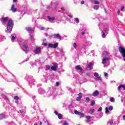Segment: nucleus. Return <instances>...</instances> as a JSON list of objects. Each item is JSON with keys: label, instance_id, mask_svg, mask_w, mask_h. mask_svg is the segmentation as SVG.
Segmentation results:
<instances>
[{"label": "nucleus", "instance_id": "nucleus-60", "mask_svg": "<svg viewBox=\"0 0 125 125\" xmlns=\"http://www.w3.org/2000/svg\"><path fill=\"white\" fill-rule=\"evenodd\" d=\"M15 103H18V101H17V100L16 101H15Z\"/></svg>", "mask_w": 125, "mask_h": 125}, {"label": "nucleus", "instance_id": "nucleus-46", "mask_svg": "<svg viewBox=\"0 0 125 125\" xmlns=\"http://www.w3.org/2000/svg\"><path fill=\"white\" fill-rule=\"evenodd\" d=\"M104 77H108V73L104 72Z\"/></svg>", "mask_w": 125, "mask_h": 125}, {"label": "nucleus", "instance_id": "nucleus-45", "mask_svg": "<svg viewBox=\"0 0 125 125\" xmlns=\"http://www.w3.org/2000/svg\"><path fill=\"white\" fill-rule=\"evenodd\" d=\"M93 112H94V109H90V113H93Z\"/></svg>", "mask_w": 125, "mask_h": 125}, {"label": "nucleus", "instance_id": "nucleus-31", "mask_svg": "<svg viewBox=\"0 0 125 125\" xmlns=\"http://www.w3.org/2000/svg\"><path fill=\"white\" fill-rule=\"evenodd\" d=\"M58 117L59 119H62V115L61 114H59L58 115Z\"/></svg>", "mask_w": 125, "mask_h": 125}, {"label": "nucleus", "instance_id": "nucleus-61", "mask_svg": "<svg viewBox=\"0 0 125 125\" xmlns=\"http://www.w3.org/2000/svg\"><path fill=\"white\" fill-rule=\"evenodd\" d=\"M40 125H42V122H40Z\"/></svg>", "mask_w": 125, "mask_h": 125}, {"label": "nucleus", "instance_id": "nucleus-4", "mask_svg": "<svg viewBox=\"0 0 125 125\" xmlns=\"http://www.w3.org/2000/svg\"><path fill=\"white\" fill-rule=\"evenodd\" d=\"M108 29L104 28V30L102 31V38H106V36H107V34L108 33Z\"/></svg>", "mask_w": 125, "mask_h": 125}, {"label": "nucleus", "instance_id": "nucleus-22", "mask_svg": "<svg viewBox=\"0 0 125 125\" xmlns=\"http://www.w3.org/2000/svg\"><path fill=\"white\" fill-rule=\"evenodd\" d=\"M5 39V37L4 36H0V41H4Z\"/></svg>", "mask_w": 125, "mask_h": 125}, {"label": "nucleus", "instance_id": "nucleus-13", "mask_svg": "<svg viewBox=\"0 0 125 125\" xmlns=\"http://www.w3.org/2000/svg\"><path fill=\"white\" fill-rule=\"evenodd\" d=\"M93 96H95L96 97V96H98L99 95V91L98 90H95L92 94Z\"/></svg>", "mask_w": 125, "mask_h": 125}, {"label": "nucleus", "instance_id": "nucleus-12", "mask_svg": "<svg viewBox=\"0 0 125 125\" xmlns=\"http://www.w3.org/2000/svg\"><path fill=\"white\" fill-rule=\"evenodd\" d=\"M47 97H49L52 94H53V91L49 90L46 93Z\"/></svg>", "mask_w": 125, "mask_h": 125}, {"label": "nucleus", "instance_id": "nucleus-18", "mask_svg": "<svg viewBox=\"0 0 125 125\" xmlns=\"http://www.w3.org/2000/svg\"><path fill=\"white\" fill-rule=\"evenodd\" d=\"M75 68L76 70H79L80 71H83L82 69V67H81V65H77L75 67Z\"/></svg>", "mask_w": 125, "mask_h": 125}, {"label": "nucleus", "instance_id": "nucleus-2", "mask_svg": "<svg viewBox=\"0 0 125 125\" xmlns=\"http://www.w3.org/2000/svg\"><path fill=\"white\" fill-rule=\"evenodd\" d=\"M102 57H104L103 59L102 63L104 64V66L105 67V64L107 63H109L110 59L108 57V52H104L102 55Z\"/></svg>", "mask_w": 125, "mask_h": 125}, {"label": "nucleus", "instance_id": "nucleus-27", "mask_svg": "<svg viewBox=\"0 0 125 125\" xmlns=\"http://www.w3.org/2000/svg\"><path fill=\"white\" fill-rule=\"evenodd\" d=\"M80 118H83L84 117V114L83 113H81L79 114Z\"/></svg>", "mask_w": 125, "mask_h": 125}, {"label": "nucleus", "instance_id": "nucleus-28", "mask_svg": "<svg viewBox=\"0 0 125 125\" xmlns=\"http://www.w3.org/2000/svg\"><path fill=\"white\" fill-rule=\"evenodd\" d=\"M94 77H96V78H97L99 76V74L97 72H95L94 73Z\"/></svg>", "mask_w": 125, "mask_h": 125}, {"label": "nucleus", "instance_id": "nucleus-38", "mask_svg": "<svg viewBox=\"0 0 125 125\" xmlns=\"http://www.w3.org/2000/svg\"><path fill=\"white\" fill-rule=\"evenodd\" d=\"M52 3H55V4H58V3H57V1H56V0H53V1H52Z\"/></svg>", "mask_w": 125, "mask_h": 125}, {"label": "nucleus", "instance_id": "nucleus-53", "mask_svg": "<svg viewBox=\"0 0 125 125\" xmlns=\"http://www.w3.org/2000/svg\"><path fill=\"white\" fill-rule=\"evenodd\" d=\"M40 30H41V31H42L43 30H44V27H42L40 28Z\"/></svg>", "mask_w": 125, "mask_h": 125}, {"label": "nucleus", "instance_id": "nucleus-57", "mask_svg": "<svg viewBox=\"0 0 125 125\" xmlns=\"http://www.w3.org/2000/svg\"><path fill=\"white\" fill-rule=\"evenodd\" d=\"M123 120H124V121H125V115H124V116H123Z\"/></svg>", "mask_w": 125, "mask_h": 125}, {"label": "nucleus", "instance_id": "nucleus-43", "mask_svg": "<svg viewBox=\"0 0 125 125\" xmlns=\"http://www.w3.org/2000/svg\"><path fill=\"white\" fill-rule=\"evenodd\" d=\"M79 97H81L82 98L83 97V94H82V93H80L79 94Z\"/></svg>", "mask_w": 125, "mask_h": 125}, {"label": "nucleus", "instance_id": "nucleus-47", "mask_svg": "<svg viewBox=\"0 0 125 125\" xmlns=\"http://www.w3.org/2000/svg\"><path fill=\"white\" fill-rule=\"evenodd\" d=\"M42 45H44L45 46H46L47 45V43H45V42H43L42 43Z\"/></svg>", "mask_w": 125, "mask_h": 125}, {"label": "nucleus", "instance_id": "nucleus-7", "mask_svg": "<svg viewBox=\"0 0 125 125\" xmlns=\"http://www.w3.org/2000/svg\"><path fill=\"white\" fill-rule=\"evenodd\" d=\"M109 111L113 110V106H109L108 107H105V113L106 114H109Z\"/></svg>", "mask_w": 125, "mask_h": 125}, {"label": "nucleus", "instance_id": "nucleus-10", "mask_svg": "<svg viewBox=\"0 0 125 125\" xmlns=\"http://www.w3.org/2000/svg\"><path fill=\"white\" fill-rule=\"evenodd\" d=\"M122 88H123V89L125 90V85L121 84L118 87L117 89L119 92H121V89H122Z\"/></svg>", "mask_w": 125, "mask_h": 125}, {"label": "nucleus", "instance_id": "nucleus-15", "mask_svg": "<svg viewBox=\"0 0 125 125\" xmlns=\"http://www.w3.org/2000/svg\"><path fill=\"white\" fill-rule=\"evenodd\" d=\"M54 38H55V39H61V36H60V34H57L54 35Z\"/></svg>", "mask_w": 125, "mask_h": 125}, {"label": "nucleus", "instance_id": "nucleus-63", "mask_svg": "<svg viewBox=\"0 0 125 125\" xmlns=\"http://www.w3.org/2000/svg\"><path fill=\"white\" fill-rule=\"evenodd\" d=\"M121 101H122V102H124V100L121 99Z\"/></svg>", "mask_w": 125, "mask_h": 125}, {"label": "nucleus", "instance_id": "nucleus-20", "mask_svg": "<svg viewBox=\"0 0 125 125\" xmlns=\"http://www.w3.org/2000/svg\"><path fill=\"white\" fill-rule=\"evenodd\" d=\"M95 81H98V82H99L100 81H102V79L101 78V77L100 76H98V77H96V78H95Z\"/></svg>", "mask_w": 125, "mask_h": 125}, {"label": "nucleus", "instance_id": "nucleus-8", "mask_svg": "<svg viewBox=\"0 0 125 125\" xmlns=\"http://www.w3.org/2000/svg\"><path fill=\"white\" fill-rule=\"evenodd\" d=\"M57 68H58V64L56 63L51 67V69L52 71H56L57 70Z\"/></svg>", "mask_w": 125, "mask_h": 125}, {"label": "nucleus", "instance_id": "nucleus-58", "mask_svg": "<svg viewBox=\"0 0 125 125\" xmlns=\"http://www.w3.org/2000/svg\"><path fill=\"white\" fill-rule=\"evenodd\" d=\"M68 16L70 18H73V17H72V16L70 15H68Z\"/></svg>", "mask_w": 125, "mask_h": 125}, {"label": "nucleus", "instance_id": "nucleus-32", "mask_svg": "<svg viewBox=\"0 0 125 125\" xmlns=\"http://www.w3.org/2000/svg\"><path fill=\"white\" fill-rule=\"evenodd\" d=\"M73 46L74 47L75 49H77V43H76V42H74L73 43Z\"/></svg>", "mask_w": 125, "mask_h": 125}, {"label": "nucleus", "instance_id": "nucleus-39", "mask_svg": "<svg viewBox=\"0 0 125 125\" xmlns=\"http://www.w3.org/2000/svg\"><path fill=\"white\" fill-rule=\"evenodd\" d=\"M86 118L87 119V120H90V119H91V117L90 116H86Z\"/></svg>", "mask_w": 125, "mask_h": 125}, {"label": "nucleus", "instance_id": "nucleus-48", "mask_svg": "<svg viewBox=\"0 0 125 125\" xmlns=\"http://www.w3.org/2000/svg\"><path fill=\"white\" fill-rule=\"evenodd\" d=\"M81 4H84V0H82L81 1Z\"/></svg>", "mask_w": 125, "mask_h": 125}, {"label": "nucleus", "instance_id": "nucleus-49", "mask_svg": "<svg viewBox=\"0 0 125 125\" xmlns=\"http://www.w3.org/2000/svg\"><path fill=\"white\" fill-rule=\"evenodd\" d=\"M59 82H56V85H57V86H59Z\"/></svg>", "mask_w": 125, "mask_h": 125}, {"label": "nucleus", "instance_id": "nucleus-41", "mask_svg": "<svg viewBox=\"0 0 125 125\" xmlns=\"http://www.w3.org/2000/svg\"><path fill=\"white\" fill-rule=\"evenodd\" d=\"M20 112L22 113H25L26 111L23 109H21L20 110Z\"/></svg>", "mask_w": 125, "mask_h": 125}, {"label": "nucleus", "instance_id": "nucleus-64", "mask_svg": "<svg viewBox=\"0 0 125 125\" xmlns=\"http://www.w3.org/2000/svg\"><path fill=\"white\" fill-rule=\"evenodd\" d=\"M16 0H13V1H14V2L16 1Z\"/></svg>", "mask_w": 125, "mask_h": 125}, {"label": "nucleus", "instance_id": "nucleus-50", "mask_svg": "<svg viewBox=\"0 0 125 125\" xmlns=\"http://www.w3.org/2000/svg\"><path fill=\"white\" fill-rule=\"evenodd\" d=\"M61 9L62 10V11H65L66 10L64 7H62Z\"/></svg>", "mask_w": 125, "mask_h": 125}, {"label": "nucleus", "instance_id": "nucleus-21", "mask_svg": "<svg viewBox=\"0 0 125 125\" xmlns=\"http://www.w3.org/2000/svg\"><path fill=\"white\" fill-rule=\"evenodd\" d=\"M5 118V115L4 114H0V120H2Z\"/></svg>", "mask_w": 125, "mask_h": 125}, {"label": "nucleus", "instance_id": "nucleus-11", "mask_svg": "<svg viewBox=\"0 0 125 125\" xmlns=\"http://www.w3.org/2000/svg\"><path fill=\"white\" fill-rule=\"evenodd\" d=\"M45 92V91L42 88H39L38 89V93H39V94H44Z\"/></svg>", "mask_w": 125, "mask_h": 125}, {"label": "nucleus", "instance_id": "nucleus-59", "mask_svg": "<svg viewBox=\"0 0 125 125\" xmlns=\"http://www.w3.org/2000/svg\"><path fill=\"white\" fill-rule=\"evenodd\" d=\"M99 21H102V18L99 19Z\"/></svg>", "mask_w": 125, "mask_h": 125}, {"label": "nucleus", "instance_id": "nucleus-26", "mask_svg": "<svg viewBox=\"0 0 125 125\" xmlns=\"http://www.w3.org/2000/svg\"><path fill=\"white\" fill-rule=\"evenodd\" d=\"M86 123H88V124H89V125H91V124H93L92 122L90 121V119H87L86 120Z\"/></svg>", "mask_w": 125, "mask_h": 125}, {"label": "nucleus", "instance_id": "nucleus-33", "mask_svg": "<svg viewBox=\"0 0 125 125\" xmlns=\"http://www.w3.org/2000/svg\"><path fill=\"white\" fill-rule=\"evenodd\" d=\"M74 113L76 115H80L81 112H79V111H78L77 110H75L74 111Z\"/></svg>", "mask_w": 125, "mask_h": 125}, {"label": "nucleus", "instance_id": "nucleus-1", "mask_svg": "<svg viewBox=\"0 0 125 125\" xmlns=\"http://www.w3.org/2000/svg\"><path fill=\"white\" fill-rule=\"evenodd\" d=\"M1 21L2 25H5L6 27L5 30L6 33H11L13 26H14V22L9 17H4L1 19Z\"/></svg>", "mask_w": 125, "mask_h": 125}, {"label": "nucleus", "instance_id": "nucleus-17", "mask_svg": "<svg viewBox=\"0 0 125 125\" xmlns=\"http://www.w3.org/2000/svg\"><path fill=\"white\" fill-rule=\"evenodd\" d=\"M26 30L29 32L30 34L33 32V29L31 27H26Z\"/></svg>", "mask_w": 125, "mask_h": 125}, {"label": "nucleus", "instance_id": "nucleus-55", "mask_svg": "<svg viewBox=\"0 0 125 125\" xmlns=\"http://www.w3.org/2000/svg\"><path fill=\"white\" fill-rule=\"evenodd\" d=\"M113 121H110L109 122V124H110V125H113Z\"/></svg>", "mask_w": 125, "mask_h": 125}, {"label": "nucleus", "instance_id": "nucleus-52", "mask_svg": "<svg viewBox=\"0 0 125 125\" xmlns=\"http://www.w3.org/2000/svg\"><path fill=\"white\" fill-rule=\"evenodd\" d=\"M117 14L118 15H120L121 14V11L120 10L118 11Z\"/></svg>", "mask_w": 125, "mask_h": 125}, {"label": "nucleus", "instance_id": "nucleus-42", "mask_svg": "<svg viewBox=\"0 0 125 125\" xmlns=\"http://www.w3.org/2000/svg\"><path fill=\"white\" fill-rule=\"evenodd\" d=\"M14 99L15 100H18V99H19V97L18 96H15L14 97Z\"/></svg>", "mask_w": 125, "mask_h": 125}, {"label": "nucleus", "instance_id": "nucleus-5", "mask_svg": "<svg viewBox=\"0 0 125 125\" xmlns=\"http://www.w3.org/2000/svg\"><path fill=\"white\" fill-rule=\"evenodd\" d=\"M58 46V43H49L48 45V47H50L51 48H56Z\"/></svg>", "mask_w": 125, "mask_h": 125}, {"label": "nucleus", "instance_id": "nucleus-54", "mask_svg": "<svg viewBox=\"0 0 125 125\" xmlns=\"http://www.w3.org/2000/svg\"><path fill=\"white\" fill-rule=\"evenodd\" d=\"M84 34H85V33H84V32H83V31H82V32H81V35H82V36H83V35H84Z\"/></svg>", "mask_w": 125, "mask_h": 125}, {"label": "nucleus", "instance_id": "nucleus-62", "mask_svg": "<svg viewBox=\"0 0 125 125\" xmlns=\"http://www.w3.org/2000/svg\"><path fill=\"white\" fill-rule=\"evenodd\" d=\"M45 35L46 37H47V33H45Z\"/></svg>", "mask_w": 125, "mask_h": 125}, {"label": "nucleus", "instance_id": "nucleus-40", "mask_svg": "<svg viewBox=\"0 0 125 125\" xmlns=\"http://www.w3.org/2000/svg\"><path fill=\"white\" fill-rule=\"evenodd\" d=\"M62 125H69V123H68V122L65 121V122L63 123V124Z\"/></svg>", "mask_w": 125, "mask_h": 125}, {"label": "nucleus", "instance_id": "nucleus-30", "mask_svg": "<svg viewBox=\"0 0 125 125\" xmlns=\"http://www.w3.org/2000/svg\"><path fill=\"white\" fill-rule=\"evenodd\" d=\"M94 4H100V2L99 1H98L97 0L96 1H94Z\"/></svg>", "mask_w": 125, "mask_h": 125}, {"label": "nucleus", "instance_id": "nucleus-3", "mask_svg": "<svg viewBox=\"0 0 125 125\" xmlns=\"http://www.w3.org/2000/svg\"><path fill=\"white\" fill-rule=\"evenodd\" d=\"M20 45H21V47L22 48V50L25 52V53H28L30 51L29 49V47L27 46V44L24 42L20 43Z\"/></svg>", "mask_w": 125, "mask_h": 125}, {"label": "nucleus", "instance_id": "nucleus-56", "mask_svg": "<svg viewBox=\"0 0 125 125\" xmlns=\"http://www.w3.org/2000/svg\"><path fill=\"white\" fill-rule=\"evenodd\" d=\"M55 114L57 115H58V112H57V111H55Z\"/></svg>", "mask_w": 125, "mask_h": 125}, {"label": "nucleus", "instance_id": "nucleus-24", "mask_svg": "<svg viewBox=\"0 0 125 125\" xmlns=\"http://www.w3.org/2000/svg\"><path fill=\"white\" fill-rule=\"evenodd\" d=\"M74 21L77 24L80 23V20L78 18H75Z\"/></svg>", "mask_w": 125, "mask_h": 125}, {"label": "nucleus", "instance_id": "nucleus-6", "mask_svg": "<svg viewBox=\"0 0 125 125\" xmlns=\"http://www.w3.org/2000/svg\"><path fill=\"white\" fill-rule=\"evenodd\" d=\"M47 18H48V21L50 23H55V18H54V17L51 18L50 16H47Z\"/></svg>", "mask_w": 125, "mask_h": 125}, {"label": "nucleus", "instance_id": "nucleus-9", "mask_svg": "<svg viewBox=\"0 0 125 125\" xmlns=\"http://www.w3.org/2000/svg\"><path fill=\"white\" fill-rule=\"evenodd\" d=\"M42 50V48H36L34 50V52L35 54H39V53H41V51Z\"/></svg>", "mask_w": 125, "mask_h": 125}, {"label": "nucleus", "instance_id": "nucleus-51", "mask_svg": "<svg viewBox=\"0 0 125 125\" xmlns=\"http://www.w3.org/2000/svg\"><path fill=\"white\" fill-rule=\"evenodd\" d=\"M86 101L89 102V101H90V100L89 99V98L87 97L86 98Z\"/></svg>", "mask_w": 125, "mask_h": 125}, {"label": "nucleus", "instance_id": "nucleus-35", "mask_svg": "<svg viewBox=\"0 0 125 125\" xmlns=\"http://www.w3.org/2000/svg\"><path fill=\"white\" fill-rule=\"evenodd\" d=\"M81 99H82V98L81 97H78L76 98L77 101H81Z\"/></svg>", "mask_w": 125, "mask_h": 125}, {"label": "nucleus", "instance_id": "nucleus-23", "mask_svg": "<svg viewBox=\"0 0 125 125\" xmlns=\"http://www.w3.org/2000/svg\"><path fill=\"white\" fill-rule=\"evenodd\" d=\"M94 9H95L96 10H98V9H99V5H94L93 6Z\"/></svg>", "mask_w": 125, "mask_h": 125}, {"label": "nucleus", "instance_id": "nucleus-19", "mask_svg": "<svg viewBox=\"0 0 125 125\" xmlns=\"http://www.w3.org/2000/svg\"><path fill=\"white\" fill-rule=\"evenodd\" d=\"M92 66H93V64H92V62H90L88 65V70H91V67Z\"/></svg>", "mask_w": 125, "mask_h": 125}, {"label": "nucleus", "instance_id": "nucleus-34", "mask_svg": "<svg viewBox=\"0 0 125 125\" xmlns=\"http://www.w3.org/2000/svg\"><path fill=\"white\" fill-rule=\"evenodd\" d=\"M95 104V101H92L91 103V105L93 106Z\"/></svg>", "mask_w": 125, "mask_h": 125}, {"label": "nucleus", "instance_id": "nucleus-37", "mask_svg": "<svg viewBox=\"0 0 125 125\" xmlns=\"http://www.w3.org/2000/svg\"><path fill=\"white\" fill-rule=\"evenodd\" d=\"M46 70H50V66L49 65H46Z\"/></svg>", "mask_w": 125, "mask_h": 125}, {"label": "nucleus", "instance_id": "nucleus-36", "mask_svg": "<svg viewBox=\"0 0 125 125\" xmlns=\"http://www.w3.org/2000/svg\"><path fill=\"white\" fill-rule=\"evenodd\" d=\"M121 11H122V12H124L125 11V6H122L121 7Z\"/></svg>", "mask_w": 125, "mask_h": 125}, {"label": "nucleus", "instance_id": "nucleus-25", "mask_svg": "<svg viewBox=\"0 0 125 125\" xmlns=\"http://www.w3.org/2000/svg\"><path fill=\"white\" fill-rule=\"evenodd\" d=\"M109 100L111 102H113V103L115 102V99L113 97H110L109 98Z\"/></svg>", "mask_w": 125, "mask_h": 125}, {"label": "nucleus", "instance_id": "nucleus-44", "mask_svg": "<svg viewBox=\"0 0 125 125\" xmlns=\"http://www.w3.org/2000/svg\"><path fill=\"white\" fill-rule=\"evenodd\" d=\"M102 111V107H100L99 109L98 110V112H101Z\"/></svg>", "mask_w": 125, "mask_h": 125}, {"label": "nucleus", "instance_id": "nucleus-14", "mask_svg": "<svg viewBox=\"0 0 125 125\" xmlns=\"http://www.w3.org/2000/svg\"><path fill=\"white\" fill-rule=\"evenodd\" d=\"M12 38H11V41L12 42H15V40H16V35L15 34H12L11 35Z\"/></svg>", "mask_w": 125, "mask_h": 125}, {"label": "nucleus", "instance_id": "nucleus-16", "mask_svg": "<svg viewBox=\"0 0 125 125\" xmlns=\"http://www.w3.org/2000/svg\"><path fill=\"white\" fill-rule=\"evenodd\" d=\"M11 10L13 12H16V10H17V9H16L15 7H14V4H13L12 5Z\"/></svg>", "mask_w": 125, "mask_h": 125}, {"label": "nucleus", "instance_id": "nucleus-29", "mask_svg": "<svg viewBox=\"0 0 125 125\" xmlns=\"http://www.w3.org/2000/svg\"><path fill=\"white\" fill-rule=\"evenodd\" d=\"M86 45L90 46V45H91V42H86Z\"/></svg>", "mask_w": 125, "mask_h": 125}]
</instances>
